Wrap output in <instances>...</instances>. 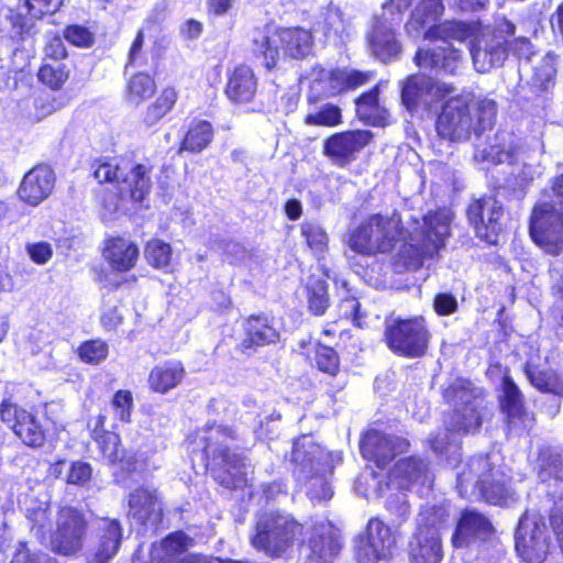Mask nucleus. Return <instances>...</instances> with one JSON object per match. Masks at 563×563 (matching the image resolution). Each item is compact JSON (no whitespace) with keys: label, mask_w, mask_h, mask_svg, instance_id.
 <instances>
[{"label":"nucleus","mask_w":563,"mask_h":563,"mask_svg":"<svg viewBox=\"0 0 563 563\" xmlns=\"http://www.w3.org/2000/svg\"><path fill=\"white\" fill-rule=\"evenodd\" d=\"M26 252L30 258L38 265L46 264L53 256V249L47 242L27 244Z\"/></svg>","instance_id":"bf43d9fd"},{"label":"nucleus","mask_w":563,"mask_h":563,"mask_svg":"<svg viewBox=\"0 0 563 563\" xmlns=\"http://www.w3.org/2000/svg\"><path fill=\"white\" fill-rule=\"evenodd\" d=\"M137 245L129 239H108L103 247V258L112 271L125 273L131 271L139 258Z\"/></svg>","instance_id":"2f4dec72"},{"label":"nucleus","mask_w":563,"mask_h":563,"mask_svg":"<svg viewBox=\"0 0 563 563\" xmlns=\"http://www.w3.org/2000/svg\"><path fill=\"white\" fill-rule=\"evenodd\" d=\"M65 38L79 47H89L93 42L92 34L84 26L71 25L64 32Z\"/></svg>","instance_id":"4d7b16f0"},{"label":"nucleus","mask_w":563,"mask_h":563,"mask_svg":"<svg viewBox=\"0 0 563 563\" xmlns=\"http://www.w3.org/2000/svg\"><path fill=\"white\" fill-rule=\"evenodd\" d=\"M340 312L341 314L350 319L352 318L353 321L361 327V314H360V303L355 298H346L342 300L340 303Z\"/></svg>","instance_id":"e2e57ef3"},{"label":"nucleus","mask_w":563,"mask_h":563,"mask_svg":"<svg viewBox=\"0 0 563 563\" xmlns=\"http://www.w3.org/2000/svg\"><path fill=\"white\" fill-rule=\"evenodd\" d=\"M232 438L231 431L218 424L207 426L202 430H198L188 439V449L192 454V461L199 459L205 468L209 467V459L213 461L221 459L227 472L232 476V481L228 483L233 487H241L246 484L245 464L240 455L230 453L227 440Z\"/></svg>","instance_id":"0eeeda50"},{"label":"nucleus","mask_w":563,"mask_h":563,"mask_svg":"<svg viewBox=\"0 0 563 563\" xmlns=\"http://www.w3.org/2000/svg\"><path fill=\"white\" fill-rule=\"evenodd\" d=\"M492 532L489 520L479 512L465 510L452 537L455 549L471 545L477 539H484Z\"/></svg>","instance_id":"c756f323"},{"label":"nucleus","mask_w":563,"mask_h":563,"mask_svg":"<svg viewBox=\"0 0 563 563\" xmlns=\"http://www.w3.org/2000/svg\"><path fill=\"white\" fill-rule=\"evenodd\" d=\"M504 34H515V25L505 19L498 22L496 32L485 30L472 42L470 51L478 73H487L503 65L507 57V41Z\"/></svg>","instance_id":"2eb2a0df"},{"label":"nucleus","mask_w":563,"mask_h":563,"mask_svg":"<svg viewBox=\"0 0 563 563\" xmlns=\"http://www.w3.org/2000/svg\"><path fill=\"white\" fill-rule=\"evenodd\" d=\"M54 186V170L47 165H37L22 178L18 196L26 205L37 207L51 196Z\"/></svg>","instance_id":"b1692460"},{"label":"nucleus","mask_w":563,"mask_h":563,"mask_svg":"<svg viewBox=\"0 0 563 563\" xmlns=\"http://www.w3.org/2000/svg\"><path fill=\"white\" fill-rule=\"evenodd\" d=\"M300 233L314 255L322 256L328 251L329 236L321 224L314 221H303L300 224Z\"/></svg>","instance_id":"c03bdc74"},{"label":"nucleus","mask_w":563,"mask_h":563,"mask_svg":"<svg viewBox=\"0 0 563 563\" xmlns=\"http://www.w3.org/2000/svg\"><path fill=\"white\" fill-rule=\"evenodd\" d=\"M307 296L309 309L314 314L324 313L329 302L325 283L323 280L310 283L307 286Z\"/></svg>","instance_id":"8fccbe9b"},{"label":"nucleus","mask_w":563,"mask_h":563,"mask_svg":"<svg viewBox=\"0 0 563 563\" xmlns=\"http://www.w3.org/2000/svg\"><path fill=\"white\" fill-rule=\"evenodd\" d=\"M385 336L389 349L400 355L421 356L428 347L429 333L421 318L387 320Z\"/></svg>","instance_id":"4468645a"},{"label":"nucleus","mask_w":563,"mask_h":563,"mask_svg":"<svg viewBox=\"0 0 563 563\" xmlns=\"http://www.w3.org/2000/svg\"><path fill=\"white\" fill-rule=\"evenodd\" d=\"M47 509H48L47 503H41V505L37 508H29L27 509V517L34 525H36L38 527V530L44 528V526L48 519Z\"/></svg>","instance_id":"69168bd1"},{"label":"nucleus","mask_w":563,"mask_h":563,"mask_svg":"<svg viewBox=\"0 0 563 563\" xmlns=\"http://www.w3.org/2000/svg\"><path fill=\"white\" fill-rule=\"evenodd\" d=\"M129 507V515L142 525H154L161 520L162 507L155 490L148 488L135 489L130 495Z\"/></svg>","instance_id":"473e14b6"},{"label":"nucleus","mask_w":563,"mask_h":563,"mask_svg":"<svg viewBox=\"0 0 563 563\" xmlns=\"http://www.w3.org/2000/svg\"><path fill=\"white\" fill-rule=\"evenodd\" d=\"M257 88V81L253 70L245 65L234 68L229 76L225 93L235 103L249 102L253 99Z\"/></svg>","instance_id":"72a5a7b5"},{"label":"nucleus","mask_w":563,"mask_h":563,"mask_svg":"<svg viewBox=\"0 0 563 563\" xmlns=\"http://www.w3.org/2000/svg\"><path fill=\"white\" fill-rule=\"evenodd\" d=\"M457 488L461 496L483 498L493 505L509 506L517 499V493L506 476L493 471L488 455L474 457L467 463L466 468L457 474Z\"/></svg>","instance_id":"39448f33"},{"label":"nucleus","mask_w":563,"mask_h":563,"mask_svg":"<svg viewBox=\"0 0 563 563\" xmlns=\"http://www.w3.org/2000/svg\"><path fill=\"white\" fill-rule=\"evenodd\" d=\"M551 288L556 297V309L559 311L558 333L563 336V262L555 261L550 269Z\"/></svg>","instance_id":"de8ad7c7"},{"label":"nucleus","mask_w":563,"mask_h":563,"mask_svg":"<svg viewBox=\"0 0 563 563\" xmlns=\"http://www.w3.org/2000/svg\"><path fill=\"white\" fill-rule=\"evenodd\" d=\"M452 91L451 85L435 81L424 75H412L401 88V101L409 112L428 111Z\"/></svg>","instance_id":"a211bd4d"},{"label":"nucleus","mask_w":563,"mask_h":563,"mask_svg":"<svg viewBox=\"0 0 563 563\" xmlns=\"http://www.w3.org/2000/svg\"><path fill=\"white\" fill-rule=\"evenodd\" d=\"M551 191L533 208L530 235L544 252L556 255L563 251V174L553 179Z\"/></svg>","instance_id":"423d86ee"},{"label":"nucleus","mask_w":563,"mask_h":563,"mask_svg":"<svg viewBox=\"0 0 563 563\" xmlns=\"http://www.w3.org/2000/svg\"><path fill=\"white\" fill-rule=\"evenodd\" d=\"M178 99V91L174 87L163 88L156 99L146 107L143 122L153 126L167 115Z\"/></svg>","instance_id":"a19ab883"},{"label":"nucleus","mask_w":563,"mask_h":563,"mask_svg":"<svg viewBox=\"0 0 563 563\" xmlns=\"http://www.w3.org/2000/svg\"><path fill=\"white\" fill-rule=\"evenodd\" d=\"M468 219L474 225L476 234L488 243H496L501 231L499 222L503 217L500 203L492 197L475 200L467 210Z\"/></svg>","instance_id":"4be33fe9"},{"label":"nucleus","mask_w":563,"mask_h":563,"mask_svg":"<svg viewBox=\"0 0 563 563\" xmlns=\"http://www.w3.org/2000/svg\"><path fill=\"white\" fill-rule=\"evenodd\" d=\"M244 329L246 339L243 341V345L245 349L274 343L279 336L269 319L264 316L250 317L244 323Z\"/></svg>","instance_id":"4c0bfd02"},{"label":"nucleus","mask_w":563,"mask_h":563,"mask_svg":"<svg viewBox=\"0 0 563 563\" xmlns=\"http://www.w3.org/2000/svg\"><path fill=\"white\" fill-rule=\"evenodd\" d=\"M133 406V397L129 390H118L111 401L114 419L120 422H129Z\"/></svg>","instance_id":"864d4df0"},{"label":"nucleus","mask_w":563,"mask_h":563,"mask_svg":"<svg viewBox=\"0 0 563 563\" xmlns=\"http://www.w3.org/2000/svg\"><path fill=\"white\" fill-rule=\"evenodd\" d=\"M190 544L191 539L184 532L172 533L159 544L152 547V563H222L218 558L186 554Z\"/></svg>","instance_id":"5701e85b"},{"label":"nucleus","mask_w":563,"mask_h":563,"mask_svg":"<svg viewBox=\"0 0 563 563\" xmlns=\"http://www.w3.org/2000/svg\"><path fill=\"white\" fill-rule=\"evenodd\" d=\"M430 445H431V449L438 454L452 453L454 455V457L460 456V445L455 441V439L449 440L448 431H445V433L442 437L439 435L435 439H430Z\"/></svg>","instance_id":"13d9d810"},{"label":"nucleus","mask_w":563,"mask_h":563,"mask_svg":"<svg viewBox=\"0 0 563 563\" xmlns=\"http://www.w3.org/2000/svg\"><path fill=\"white\" fill-rule=\"evenodd\" d=\"M307 124L334 126L341 121V109L333 104H324L314 112H309L305 119Z\"/></svg>","instance_id":"3c124183"},{"label":"nucleus","mask_w":563,"mask_h":563,"mask_svg":"<svg viewBox=\"0 0 563 563\" xmlns=\"http://www.w3.org/2000/svg\"><path fill=\"white\" fill-rule=\"evenodd\" d=\"M86 533V521L80 512L71 507L59 510L56 529L52 534V550L63 555H70L82 547Z\"/></svg>","instance_id":"6ab92c4d"},{"label":"nucleus","mask_w":563,"mask_h":563,"mask_svg":"<svg viewBox=\"0 0 563 563\" xmlns=\"http://www.w3.org/2000/svg\"><path fill=\"white\" fill-rule=\"evenodd\" d=\"M99 444V448L103 454V456L109 461V463H117L121 460V451H120V437L114 433L103 434L99 440H96Z\"/></svg>","instance_id":"5fc2aeb1"},{"label":"nucleus","mask_w":563,"mask_h":563,"mask_svg":"<svg viewBox=\"0 0 563 563\" xmlns=\"http://www.w3.org/2000/svg\"><path fill=\"white\" fill-rule=\"evenodd\" d=\"M525 373L531 385L540 391L563 397V376L554 369L541 368V355L539 350L529 353Z\"/></svg>","instance_id":"7c9ffc66"},{"label":"nucleus","mask_w":563,"mask_h":563,"mask_svg":"<svg viewBox=\"0 0 563 563\" xmlns=\"http://www.w3.org/2000/svg\"><path fill=\"white\" fill-rule=\"evenodd\" d=\"M314 362L321 372L331 376L336 375L339 372V356L336 352L329 346L316 345Z\"/></svg>","instance_id":"603ef678"},{"label":"nucleus","mask_w":563,"mask_h":563,"mask_svg":"<svg viewBox=\"0 0 563 563\" xmlns=\"http://www.w3.org/2000/svg\"><path fill=\"white\" fill-rule=\"evenodd\" d=\"M213 139V128L206 120H194L190 122L188 131L181 142L179 151L200 153Z\"/></svg>","instance_id":"ea45409f"},{"label":"nucleus","mask_w":563,"mask_h":563,"mask_svg":"<svg viewBox=\"0 0 563 563\" xmlns=\"http://www.w3.org/2000/svg\"><path fill=\"white\" fill-rule=\"evenodd\" d=\"M68 76L69 73L60 60L45 63L38 70V79L54 90L62 88Z\"/></svg>","instance_id":"49530a36"},{"label":"nucleus","mask_w":563,"mask_h":563,"mask_svg":"<svg viewBox=\"0 0 563 563\" xmlns=\"http://www.w3.org/2000/svg\"><path fill=\"white\" fill-rule=\"evenodd\" d=\"M501 391L500 407L507 416L509 428L515 430L530 429L533 418L523 409L522 395L510 377H504Z\"/></svg>","instance_id":"bb28decb"},{"label":"nucleus","mask_w":563,"mask_h":563,"mask_svg":"<svg viewBox=\"0 0 563 563\" xmlns=\"http://www.w3.org/2000/svg\"><path fill=\"white\" fill-rule=\"evenodd\" d=\"M496 112L495 101L464 91L445 102L437 121V131L443 139L466 140L472 132L481 133L490 128Z\"/></svg>","instance_id":"7ed1b4c3"},{"label":"nucleus","mask_w":563,"mask_h":563,"mask_svg":"<svg viewBox=\"0 0 563 563\" xmlns=\"http://www.w3.org/2000/svg\"><path fill=\"white\" fill-rule=\"evenodd\" d=\"M396 544L388 526L378 518H372L367 523L366 536L358 540L356 559L358 563H377L390 559Z\"/></svg>","instance_id":"aec40b11"},{"label":"nucleus","mask_w":563,"mask_h":563,"mask_svg":"<svg viewBox=\"0 0 563 563\" xmlns=\"http://www.w3.org/2000/svg\"><path fill=\"white\" fill-rule=\"evenodd\" d=\"M340 548L338 529L330 521L317 522L309 539L310 552L306 563H332Z\"/></svg>","instance_id":"393cba45"},{"label":"nucleus","mask_w":563,"mask_h":563,"mask_svg":"<svg viewBox=\"0 0 563 563\" xmlns=\"http://www.w3.org/2000/svg\"><path fill=\"white\" fill-rule=\"evenodd\" d=\"M516 551L526 563H543L550 543L547 527L538 514L526 512L519 520L515 534Z\"/></svg>","instance_id":"dca6fc26"},{"label":"nucleus","mask_w":563,"mask_h":563,"mask_svg":"<svg viewBox=\"0 0 563 563\" xmlns=\"http://www.w3.org/2000/svg\"><path fill=\"white\" fill-rule=\"evenodd\" d=\"M234 4V0H208V12L216 16L225 15Z\"/></svg>","instance_id":"338daca9"},{"label":"nucleus","mask_w":563,"mask_h":563,"mask_svg":"<svg viewBox=\"0 0 563 563\" xmlns=\"http://www.w3.org/2000/svg\"><path fill=\"white\" fill-rule=\"evenodd\" d=\"M147 262L155 268L167 272L170 268L172 246L158 239L147 242L144 250Z\"/></svg>","instance_id":"a18cd8bd"},{"label":"nucleus","mask_w":563,"mask_h":563,"mask_svg":"<svg viewBox=\"0 0 563 563\" xmlns=\"http://www.w3.org/2000/svg\"><path fill=\"white\" fill-rule=\"evenodd\" d=\"M98 544L89 563H108L118 552L122 529L117 520H103L100 526Z\"/></svg>","instance_id":"f704fd0d"},{"label":"nucleus","mask_w":563,"mask_h":563,"mask_svg":"<svg viewBox=\"0 0 563 563\" xmlns=\"http://www.w3.org/2000/svg\"><path fill=\"white\" fill-rule=\"evenodd\" d=\"M184 378V367L179 362H166L155 366L148 376L151 389L156 393L166 394L178 386Z\"/></svg>","instance_id":"e433bc0d"},{"label":"nucleus","mask_w":563,"mask_h":563,"mask_svg":"<svg viewBox=\"0 0 563 563\" xmlns=\"http://www.w3.org/2000/svg\"><path fill=\"white\" fill-rule=\"evenodd\" d=\"M432 477L427 464L413 457L399 460L388 475V483L385 488L379 487L380 494H387L386 507L396 516L404 518L408 515L409 506L402 490L410 489L417 485L422 488H430Z\"/></svg>","instance_id":"9d476101"},{"label":"nucleus","mask_w":563,"mask_h":563,"mask_svg":"<svg viewBox=\"0 0 563 563\" xmlns=\"http://www.w3.org/2000/svg\"><path fill=\"white\" fill-rule=\"evenodd\" d=\"M91 467L85 462H75L69 468L67 482L73 485H84L91 478Z\"/></svg>","instance_id":"052dcab7"},{"label":"nucleus","mask_w":563,"mask_h":563,"mask_svg":"<svg viewBox=\"0 0 563 563\" xmlns=\"http://www.w3.org/2000/svg\"><path fill=\"white\" fill-rule=\"evenodd\" d=\"M452 212L441 209L429 212L421 220L412 219L404 229L400 216L373 214L355 228L347 244L364 255L390 252L401 243L398 256L407 269H418L427 258L435 257L445 247L451 235Z\"/></svg>","instance_id":"f257e3e1"},{"label":"nucleus","mask_w":563,"mask_h":563,"mask_svg":"<svg viewBox=\"0 0 563 563\" xmlns=\"http://www.w3.org/2000/svg\"><path fill=\"white\" fill-rule=\"evenodd\" d=\"M58 5L59 0H24L23 5L18 7L15 14L10 9V20L13 26L12 37L23 38L24 34H29L32 30L33 19L54 12Z\"/></svg>","instance_id":"c85d7f7f"},{"label":"nucleus","mask_w":563,"mask_h":563,"mask_svg":"<svg viewBox=\"0 0 563 563\" xmlns=\"http://www.w3.org/2000/svg\"><path fill=\"white\" fill-rule=\"evenodd\" d=\"M449 511L444 506H426L417 518V531L409 542L410 563H440L443 558L440 530Z\"/></svg>","instance_id":"1a4fd4ad"},{"label":"nucleus","mask_w":563,"mask_h":563,"mask_svg":"<svg viewBox=\"0 0 563 563\" xmlns=\"http://www.w3.org/2000/svg\"><path fill=\"white\" fill-rule=\"evenodd\" d=\"M456 386H452L446 389L445 397L450 398L453 396L454 398L461 400L463 404V408H456L454 415L452 417L453 422L459 431H464L466 433L476 431L482 423V415L479 409L482 408V400L477 398H472L471 393L466 390L464 387L462 390H456Z\"/></svg>","instance_id":"cd10ccee"},{"label":"nucleus","mask_w":563,"mask_h":563,"mask_svg":"<svg viewBox=\"0 0 563 563\" xmlns=\"http://www.w3.org/2000/svg\"><path fill=\"white\" fill-rule=\"evenodd\" d=\"M292 461L299 481L308 479V496L311 500H328L332 489L328 476L332 472L330 453L313 442L310 435H302L294 442Z\"/></svg>","instance_id":"6e6552de"},{"label":"nucleus","mask_w":563,"mask_h":563,"mask_svg":"<svg viewBox=\"0 0 563 563\" xmlns=\"http://www.w3.org/2000/svg\"><path fill=\"white\" fill-rule=\"evenodd\" d=\"M356 112L362 121L373 125H385L387 110L378 102V86L362 95L356 101Z\"/></svg>","instance_id":"58836bf2"},{"label":"nucleus","mask_w":563,"mask_h":563,"mask_svg":"<svg viewBox=\"0 0 563 563\" xmlns=\"http://www.w3.org/2000/svg\"><path fill=\"white\" fill-rule=\"evenodd\" d=\"M508 134H500L496 136V142L490 144L489 147L477 148L475 152V159L479 162H488L493 164L511 163L514 157V145Z\"/></svg>","instance_id":"37998d69"},{"label":"nucleus","mask_w":563,"mask_h":563,"mask_svg":"<svg viewBox=\"0 0 563 563\" xmlns=\"http://www.w3.org/2000/svg\"><path fill=\"white\" fill-rule=\"evenodd\" d=\"M251 41L253 53L263 58L268 69L274 68L282 58L299 59L308 56L313 46L310 31L275 24L254 29Z\"/></svg>","instance_id":"20e7f679"},{"label":"nucleus","mask_w":563,"mask_h":563,"mask_svg":"<svg viewBox=\"0 0 563 563\" xmlns=\"http://www.w3.org/2000/svg\"><path fill=\"white\" fill-rule=\"evenodd\" d=\"M201 32H202V23L197 20H194V19L187 20L181 25V29H180L181 35L189 40L199 37Z\"/></svg>","instance_id":"774afa93"},{"label":"nucleus","mask_w":563,"mask_h":563,"mask_svg":"<svg viewBox=\"0 0 563 563\" xmlns=\"http://www.w3.org/2000/svg\"><path fill=\"white\" fill-rule=\"evenodd\" d=\"M155 91L154 78L146 73H136L126 82L125 101L131 106L139 107L154 96Z\"/></svg>","instance_id":"79ce46f5"},{"label":"nucleus","mask_w":563,"mask_h":563,"mask_svg":"<svg viewBox=\"0 0 563 563\" xmlns=\"http://www.w3.org/2000/svg\"><path fill=\"white\" fill-rule=\"evenodd\" d=\"M118 300L108 299L103 306L101 322L109 330L117 329L123 320L122 313L117 305Z\"/></svg>","instance_id":"6e6d98bb"},{"label":"nucleus","mask_w":563,"mask_h":563,"mask_svg":"<svg viewBox=\"0 0 563 563\" xmlns=\"http://www.w3.org/2000/svg\"><path fill=\"white\" fill-rule=\"evenodd\" d=\"M109 353L108 344L100 340H89L80 344L78 355L80 360L88 364H99L103 362Z\"/></svg>","instance_id":"09e8293b"},{"label":"nucleus","mask_w":563,"mask_h":563,"mask_svg":"<svg viewBox=\"0 0 563 563\" xmlns=\"http://www.w3.org/2000/svg\"><path fill=\"white\" fill-rule=\"evenodd\" d=\"M150 173V168L142 164L101 163L95 169V177L99 183H119L122 195H129L135 202H143L152 187Z\"/></svg>","instance_id":"f8f14e48"},{"label":"nucleus","mask_w":563,"mask_h":563,"mask_svg":"<svg viewBox=\"0 0 563 563\" xmlns=\"http://www.w3.org/2000/svg\"><path fill=\"white\" fill-rule=\"evenodd\" d=\"M372 78L371 71L313 67L305 80L308 81L309 100H318L336 96L349 89H356Z\"/></svg>","instance_id":"ddd939ff"},{"label":"nucleus","mask_w":563,"mask_h":563,"mask_svg":"<svg viewBox=\"0 0 563 563\" xmlns=\"http://www.w3.org/2000/svg\"><path fill=\"white\" fill-rule=\"evenodd\" d=\"M433 305L435 312L441 316L452 314L457 309V301L455 297L450 294H439L434 298Z\"/></svg>","instance_id":"680f3d73"},{"label":"nucleus","mask_w":563,"mask_h":563,"mask_svg":"<svg viewBox=\"0 0 563 563\" xmlns=\"http://www.w3.org/2000/svg\"><path fill=\"white\" fill-rule=\"evenodd\" d=\"M443 12L440 0H422L415 9L411 19L406 25L408 34L412 37L422 32L424 38L434 43L433 48H419L415 62L417 66L435 71L454 74L462 64L461 49L455 47L450 40L462 43L472 31L462 22L445 21L437 24Z\"/></svg>","instance_id":"f03ea898"},{"label":"nucleus","mask_w":563,"mask_h":563,"mask_svg":"<svg viewBox=\"0 0 563 563\" xmlns=\"http://www.w3.org/2000/svg\"><path fill=\"white\" fill-rule=\"evenodd\" d=\"M144 46V31L140 30L132 42V45L129 51V65H136L140 60H142V51Z\"/></svg>","instance_id":"0e129e2a"},{"label":"nucleus","mask_w":563,"mask_h":563,"mask_svg":"<svg viewBox=\"0 0 563 563\" xmlns=\"http://www.w3.org/2000/svg\"><path fill=\"white\" fill-rule=\"evenodd\" d=\"M408 446L407 440L375 429L368 430L361 441V451L364 459L374 462L379 468H384L396 455L404 453Z\"/></svg>","instance_id":"412c9836"},{"label":"nucleus","mask_w":563,"mask_h":563,"mask_svg":"<svg viewBox=\"0 0 563 563\" xmlns=\"http://www.w3.org/2000/svg\"><path fill=\"white\" fill-rule=\"evenodd\" d=\"M369 44L373 54L384 62L397 56L400 51L391 22L377 21L369 35Z\"/></svg>","instance_id":"c9c22d12"},{"label":"nucleus","mask_w":563,"mask_h":563,"mask_svg":"<svg viewBox=\"0 0 563 563\" xmlns=\"http://www.w3.org/2000/svg\"><path fill=\"white\" fill-rule=\"evenodd\" d=\"M301 532L302 527L290 516L269 512L260 517L252 544L269 555H278L298 540Z\"/></svg>","instance_id":"9b49d317"},{"label":"nucleus","mask_w":563,"mask_h":563,"mask_svg":"<svg viewBox=\"0 0 563 563\" xmlns=\"http://www.w3.org/2000/svg\"><path fill=\"white\" fill-rule=\"evenodd\" d=\"M0 419L25 445L41 448L45 443V429L32 411L7 399L0 404Z\"/></svg>","instance_id":"f3484780"},{"label":"nucleus","mask_w":563,"mask_h":563,"mask_svg":"<svg viewBox=\"0 0 563 563\" xmlns=\"http://www.w3.org/2000/svg\"><path fill=\"white\" fill-rule=\"evenodd\" d=\"M371 140L372 133L363 130L336 133L327 140L324 151L336 163L344 165L351 162Z\"/></svg>","instance_id":"a878e982"}]
</instances>
